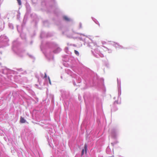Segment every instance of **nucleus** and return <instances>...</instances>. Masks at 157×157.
<instances>
[{
  "label": "nucleus",
  "mask_w": 157,
  "mask_h": 157,
  "mask_svg": "<svg viewBox=\"0 0 157 157\" xmlns=\"http://www.w3.org/2000/svg\"><path fill=\"white\" fill-rule=\"evenodd\" d=\"M110 134L113 138H115L117 135V132L115 129H112L110 132Z\"/></svg>",
  "instance_id": "1"
},
{
  "label": "nucleus",
  "mask_w": 157,
  "mask_h": 157,
  "mask_svg": "<svg viewBox=\"0 0 157 157\" xmlns=\"http://www.w3.org/2000/svg\"><path fill=\"white\" fill-rule=\"evenodd\" d=\"M84 148V149H83L81 153L82 155H84V150H85L86 153V151L87 150V146L86 144H85Z\"/></svg>",
  "instance_id": "2"
},
{
  "label": "nucleus",
  "mask_w": 157,
  "mask_h": 157,
  "mask_svg": "<svg viewBox=\"0 0 157 157\" xmlns=\"http://www.w3.org/2000/svg\"><path fill=\"white\" fill-rule=\"evenodd\" d=\"M20 121L21 123H25L26 122L25 120L22 117H21L20 118Z\"/></svg>",
  "instance_id": "3"
},
{
  "label": "nucleus",
  "mask_w": 157,
  "mask_h": 157,
  "mask_svg": "<svg viewBox=\"0 0 157 157\" xmlns=\"http://www.w3.org/2000/svg\"><path fill=\"white\" fill-rule=\"evenodd\" d=\"M64 19L67 21H68L70 20V19L67 16H64L63 17Z\"/></svg>",
  "instance_id": "4"
},
{
  "label": "nucleus",
  "mask_w": 157,
  "mask_h": 157,
  "mask_svg": "<svg viewBox=\"0 0 157 157\" xmlns=\"http://www.w3.org/2000/svg\"><path fill=\"white\" fill-rule=\"evenodd\" d=\"M75 53L77 55H79V53L78 51H77L75 50L74 51Z\"/></svg>",
  "instance_id": "5"
},
{
  "label": "nucleus",
  "mask_w": 157,
  "mask_h": 157,
  "mask_svg": "<svg viewBox=\"0 0 157 157\" xmlns=\"http://www.w3.org/2000/svg\"><path fill=\"white\" fill-rule=\"evenodd\" d=\"M18 3L19 5H21V0H17Z\"/></svg>",
  "instance_id": "6"
},
{
  "label": "nucleus",
  "mask_w": 157,
  "mask_h": 157,
  "mask_svg": "<svg viewBox=\"0 0 157 157\" xmlns=\"http://www.w3.org/2000/svg\"><path fill=\"white\" fill-rule=\"evenodd\" d=\"M49 82L50 84H51V82L49 77L48 78Z\"/></svg>",
  "instance_id": "7"
},
{
  "label": "nucleus",
  "mask_w": 157,
  "mask_h": 157,
  "mask_svg": "<svg viewBox=\"0 0 157 157\" xmlns=\"http://www.w3.org/2000/svg\"><path fill=\"white\" fill-rule=\"evenodd\" d=\"M46 76H47L46 75H45V76H44V77H45V78H46Z\"/></svg>",
  "instance_id": "8"
}]
</instances>
